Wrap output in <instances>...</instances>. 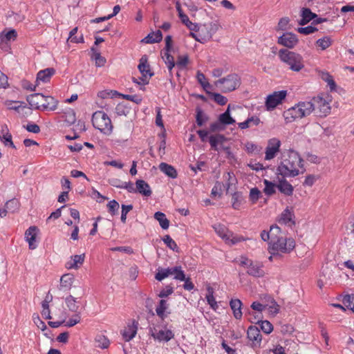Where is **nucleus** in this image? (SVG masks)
Returning a JSON list of instances; mask_svg holds the SVG:
<instances>
[{
	"label": "nucleus",
	"instance_id": "obj_48",
	"mask_svg": "<svg viewBox=\"0 0 354 354\" xmlns=\"http://www.w3.org/2000/svg\"><path fill=\"white\" fill-rule=\"evenodd\" d=\"M264 184L265 188L263 192L266 195L271 196L275 193V184L268 180H264Z\"/></svg>",
	"mask_w": 354,
	"mask_h": 354
},
{
	"label": "nucleus",
	"instance_id": "obj_51",
	"mask_svg": "<svg viewBox=\"0 0 354 354\" xmlns=\"http://www.w3.org/2000/svg\"><path fill=\"white\" fill-rule=\"evenodd\" d=\"M216 232L221 236L223 239L228 240L230 236L227 235V230L221 225H218L214 227Z\"/></svg>",
	"mask_w": 354,
	"mask_h": 354
},
{
	"label": "nucleus",
	"instance_id": "obj_9",
	"mask_svg": "<svg viewBox=\"0 0 354 354\" xmlns=\"http://www.w3.org/2000/svg\"><path fill=\"white\" fill-rule=\"evenodd\" d=\"M209 142L212 149L218 152H225L230 155L228 140L223 135L214 134L209 137Z\"/></svg>",
	"mask_w": 354,
	"mask_h": 354
},
{
	"label": "nucleus",
	"instance_id": "obj_36",
	"mask_svg": "<svg viewBox=\"0 0 354 354\" xmlns=\"http://www.w3.org/2000/svg\"><path fill=\"white\" fill-rule=\"evenodd\" d=\"M95 346L105 349L109 346L110 341L109 339L102 334H98L96 335L95 338Z\"/></svg>",
	"mask_w": 354,
	"mask_h": 354
},
{
	"label": "nucleus",
	"instance_id": "obj_40",
	"mask_svg": "<svg viewBox=\"0 0 354 354\" xmlns=\"http://www.w3.org/2000/svg\"><path fill=\"white\" fill-rule=\"evenodd\" d=\"M5 104L8 109L15 110L18 112L19 111L20 109L26 108L25 102L20 101L7 100L5 102Z\"/></svg>",
	"mask_w": 354,
	"mask_h": 354
},
{
	"label": "nucleus",
	"instance_id": "obj_45",
	"mask_svg": "<svg viewBox=\"0 0 354 354\" xmlns=\"http://www.w3.org/2000/svg\"><path fill=\"white\" fill-rule=\"evenodd\" d=\"M174 279L178 281H183L185 279V274L180 266L174 267L173 272Z\"/></svg>",
	"mask_w": 354,
	"mask_h": 354
},
{
	"label": "nucleus",
	"instance_id": "obj_22",
	"mask_svg": "<svg viewBox=\"0 0 354 354\" xmlns=\"http://www.w3.org/2000/svg\"><path fill=\"white\" fill-rule=\"evenodd\" d=\"M55 70L53 68H47L37 73V82H41L47 83L50 82V78L55 75Z\"/></svg>",
	"mask_w": 354,
	"mask_h": 354
},
{
	"label": "nucleus",
	"instance_id": "obj_57",
	"mask_svg": "<svg viewBox=\"0 0 354 354\" xmlns=\"http://www.w3.org/2000/svg\"><path fill=\"white\" fill-rule=\"evenodd\" d=\"M212 99L215 102L221 106L225 105L227 102V99L226 97L223 96L220 93H216L212 94Z\"/></svg>",
	"mask_w": 354,
	"mask_h": 354
},
{
	"label": "nucleus",
	"instance_id": "obj_25",
	"mask_svg": "<svg viewBox=\"0 0 354 354\" xmlns=\"http://www.w3.org/2000/svg\"><path fill=\"white\" fill-rule=\"evenodd\" d=\"M281 146V142L278 138H273L268 140L266 149V155H275Z\"/></svg>",
	"mask_w": 354,
	"mask_h": 354
},
{
	"label": "nucleus",
	"instance_id": "obj_60",
	"mask_svg": "<svg viewBox=\"0 0 354 354\" xmlns=\"http://www.w3.org/2000/svg\"><path fill=\"white\" fill-rule=\"evenodd\" d=\"M197 80L199 82V84L205 89L207 88L210 87V84L209 82L206 80V77L205 75L200 71H198L197 73Z\"/></svg>",
	"mask_w": 354,
	"mask_h": 354
},
{
	"label": "nucleus",
	"instance_id": "obj_16",
	"mask_svg": "<svg viewBox=\"0 0 354 354\" xmlns=\"http://www.w3.org/2000/svg\"><path fill=\"white\" fill-rule=\"evenodd\" d=\"M201 28L206 32L205 36L201 37L202 44H204L212 39V36L221 28V25L218 21H214L209 23L207 26L204 25Z\"/></svg>",
	"mask_w": 354,
	"mask_h": 354
},
{
	"label": "nucleus",
	"instance_id": "obj_28",
	"mask_svg": "<svg viewBox=\"0 0 354 354\" xmlns=\"http://www.w3.org/2000/svg\"><path fill=\"white\" fill-rule=\"evenodd\" d=\"M159 169L162 172L173 179L176 178L178 176L176 169L167 163L161 162L159 165Z\"/></svg>",
	"mask_w": 354,
	"mask_h": 354
},
{
	"label": "nucleus",
	"instance_id": "obj_20",
	"mask_svg": "<svg viewBox=\"0 0 354 354\" xmlns=\"http://www.w3.org/2000/svg\"><path fill=\"white\" fill-rule=\"evenodd\" d=\"M38 228L36 226H30L25 232V238L28 242L29 248L34 250L37 248V245L35 243L36 240Z\"/></svg>",
	"mask_w": 354,
	"mask_h": 354
},
{
	"label": "nucleus",
	"instance_id": "obj_50",
	"mask_svg": "<svg viewBox=\"0 0 354 354\" xmlns=\"http://www.w3.org/2000/svg\"><path fill=\"white\" fill-rule=\"evenodd\" d=\"M261 192L258 188L254 187L250 189V199L253 204L256 203V202L261 197Z\"/></svg>",
	"mask_w": 354,
	"mask_h": 354
},
{
	"label": "nucleus",
	"instance_id": "obj_12",
	"mask_svg": "<svg viewBox=\"0 0 354 354\" xmlns=\"http://www.w3.org/2000/svg\"><path fill=\"white\" fill-rule=\"evenodd\" d=\"M17 37V32L15 29L3 30L0 32V48L7 50L10 47L9 42L15 41Z\"/></svg>",
	"mask_w": 354,
	"mask_h": 354
},
{
	"label": "nucleus",
	"instance_id": "obj_35",
	"mask_svg": "<svg viewBox=\"0 0 354 354\" xmlns=\"http://www.w3.org/2000/svg\"><path fill=\"white\" fill-rule=\"evenodd\" d=\"M168 306L169 304H167V301L165 299H161L159 301L158 306L156 308L157 315L162 320H164L167 317V315L165 313V312L167 310Z\"/></svg>",
	"mask_w": 354,
	"mask_h": 354
},
{
	"label": "nucleus",
	"instance_id": "obj_37",
	"mask_svg": "<svg viewBox=\"0 0 354 354\" xmlns=\"http://www.w3.org/2000/svg\"><path fill=\"white\" fill-rule=\"evenodd\" d=\"M162 39V35L160 30H157L156 32L149 34L143 41L147 44H153L158 43Z\"/></svg>",
	"mask_w": 354,
	"mask_h": 354
},
{
	"label": "nucleus",
	"instance_id": "obj_46",
	"mask_svg": "<svg viewBox=\"0 0 354 354\" xmlns=\"http://www.w3.org/2000/svg\"><path fill=\"white\" fill-rule=\"evenodd\" d=\"M342 302L347 308L354 313V294L345 295Z\"/></svg>",
	"mask_w": 354,
	"mask_h": 354
},
{
	"label": "nucleus",
	"instance_id": "obj_17",
	"mask_svg": "<svg viewBox=\"0 0 354 354\" xmlns=\"http://www.w3.org/2000/svg\"><path fill=\"white\" fill-rule=\"evenodd\" d=\"M12 135L9 132L7 125H1V129L0 131V140L6 147L15 149V146L12 142Z\"/></svg>",
	"mask_w": 354,
	"mask_h": 354
},
{
	"label": "nucleus",
	"instance_id": "obj_8",
	"mask_svg": "<svg viewBox=\"0 0 354 354\" xmlns=\"http://www.w3.org/2000/svg\"><path fill=\"white\" fill-rule=\"evenodd\" d=\"M287 91H274L268 95L265 101L266 109L268 111L274 110L278 105L281 104L287 96Z\"/></svg>",
	"mask_w": 354,
	"mask_h": 354
},
{
	"label": "nucleus",
	"instance_id": "obj_14",
	"mask_svg": "<svg viewBox=\"0 0 354 354\" xmlns=\"http://www.w3.org/2000/svg\"><path fill=\"white\" fill-rule=\"evenodd\" d=\"M138 68L142 75V82L149 83V80L153 75V73L151 72L150 66L147 63V57L146 55H143L140 58Z\"/></svg>",
	"mask_w": 354,
	"mask_h": 354
},
{
	"label": "nucleus",
	"instance_id": "obj_13",
	"mask_svg": "<svg viewBox=\"0 0 354 354\" xmlns=\"http://www.w3.org/2000/svg\"><path fill=\"white\" fill-rule=\"evenodd\" d=\"M151 335L158 342H167L174 337V333L171 330H158L155 327L150 328Z\"/></svg>",
	"mask_w": 354,
	"mask_h": 354
},
{
	"label": "nucleus",
	"instance_id": "obj_55",
	"mask_svg": "<svg viewBox=\"0 0 354 354\" xmlns=\"http://www.w3.org/2000/svg\"><path fill=\"white\" fill-rule=\"evenodd\" d=\"M207 294L206 295V299L209 306H212V304H216V300L214 297V289L210 286L207 287Z\"/></svg>",
	"mask_w": 354,
	"mask_h": 354
},
{
	"label": "nucleus",
	"instance_id": "obj_44",
	"mask_svg": "<svg viewBox=\"0 0 354 354\" xmlns=\"http://www.w3.org/2000/svg\"><path fill=\"white\" fill-rule=\"evenodd\" d=\"M332 44V40L329 37H324L323 38L319 39L316 41V45L321 48V50H324L328 47H330Z\"/></svg>",
	"mask_w": 354,
	"mask_h": 354
},
{
	"label": "nucleus",
	"instance_id": "obj_59",
	"mask_svg": "<svg viewBox=\"0 0 354 354\" xmlns=\"http://www.w3.org/2000/svg\"><path fill=\"white\" fill-rule=\"evenodd\" d=\"M269 233H270V237H271V241H272L274 239H277L279 236H281L280 235V234H281V229H280V227H279L276 225H272L270 227Z\"/></svg>",
	"mask_w": 354,
	"mask_h": 354
},
{
	"label": "nucleus",
	"instance_id": "obj_58",
	"mask_svg": "<svg viewBox=\"0 0 354 354\" xmlns=\"http://www.w3.org/2000/svg\"><path fill=\"white\" fill-rule=\"evenodd\" d=\"M119 207V203L115 200H112L107 204L109 212L112 215H115L118 212Z\"/></svg>",
	"mask_w": 354,
	"mask_h": 354
},
{
	"label": "nucleus",
	"instance_id": "obj_29",
	"mask_svg": "<svg viewBox=\"0 0 354 354\" xmlns=\"http://www.w3.org/2000/svg\"><path fill=\"white\" fill-rule=\"evenodd\" d=\"M65 302L68 310L75 314L80 313V306L77 304V299L72 295H68L65 298Z\"/></svg>",
	"mask_w": 354,
	"mask_h": 354
},
{
	"label": "nucleus",
	"instance_id": "obj_2",
	"mask_svg": "<svg viewBox=\"0 0 354 354\" xmlns=\"http://www.w3.org/2000/svg\"><path fill=\"white\" fill-rule=\"evenodd\" d=\"M27 101L31 108L55 111L57 108L58 102L52 96H46L41 93H34L27 97Z\"/></svg>",
	"mask_w": 354,
	"mask_h": 354
},
{
	"label": "nucleus",
	"instance_id": "obj_56",
	"mask_svg": "<svg viewBox=\"0 0 354 354\" xmlns=\"http://www.w3.org/2000/svg\"><path fill=\"white\" fill-rule=\"evenodd\" d=\"M132 209H133L132 205H122L121 221L123 223H126L127 215Z\"/></svg>",
	"mask_w": 354,
	"mask_h": 354
},
{
	"label": "nucleus",
	"instance_id": "obj_47",
	"mask_svg": "<svg viewBox=\"0 0 354 354\" xmlns=\"http://www.w3.org/2000/svg\"><path fill=\"white\" fill-rule=\"evenodd\" d=\"M257 323L260 324L261 329L266 334H270L273 330V326L269 321L258 320Z\"/></svg>",
	"mask_w": 354,
	"mask_h": 354
},
{
	"label": "nucleus",
	"instance_id": "obj_43",
	"mask_svg": "<svg viewBox=\"0 0 354 354\" xmlns=\"http://www.w3.org/2000/svg\"><path fill=\"white\" fill-rule=\"evenodd\" d=\"M129 112V107L124 103H119L115 108V113L118 116H126Z\"/></svg>",
	"mask_w": 354,
	"mask_h": 354
},
{
	"label": "nucleus",
	"instance_id": "obj_11",
	"mask_svg": "<svg viewBox=\"0 0 354 354\" xmlns=\"http://www.w3.org/2000/svg\"><path fill=\"white\" fill-rule=\"evenodd\" d=\"M247 338L250 342V346L253 348L261 347L262 336L260 330L256 326H250L247 330Z\"/></svg>",
	"mask_w": 354,
	"mask_h": 354
},
{
	"label": "nucleus",
	"instance_id": "obj_62",
	"mask_svg": "<svg viewBox=\"0 0 354 354\" xmlns=\"http://www.w3.org/2000/svg\"><path fill=\"white\" fill-rule=\"evenodd\" d=\"M80 322V313L75 314L66 323L65 326L67 327H72Z\"/></svg>",
	"mask_w": 354,
	"mask_h": 354
},
{
	"label": "nucleus",
	"instance_id": "obj_23",
	"mask_svg": "<svg viewBox=\"0 0 354 354\" xmlns=\"http://www.w3.org/2000/svg\"><path fill=\"white\" fill-rule=\"evenodd\" d=\"M138 322L133 321L131 325H128L127 327L121 332V334L126 342H129L132 339L137 333Z\"/></svg>",
	"mask_w": 354,
	"mask_h": 354
},
{
	"label": "nucleus",
	"instance_id": "obj_54",
	"mask_svg": "<svg viewBox=\"0 0 354 354\" xmlns=\"http://www.w3.org/2000/svg\"><path fill=\"white\" fill-rule=\"evenodd\" d=\"M292 213L288 209H286L281 215L280 222L288 224L292 221Z\"/></svg>",
	"mask_w": 354,
	"mask_h": 354
},
{
	"label": "nucleus",
	"instance_id": "obj_3",
	"mask_svg": "<svg viewBox=\"0 0 354 354\" xmlns=\"http://www.w3.org/2000/svg\"><path fill=\"white\" fill-rule=\"evenodd\" d=\"M313 111L311 102H300L295 106L288 109L283 113V117L287 123L292 122L309 115Z\"/></svg>",
	"mask_w": 354,
	"mask_h": 354
},
{
	"label": "nucleus",
	"instance_id": "obj_27",
	"mask_svg": "<svg viewBox=\"0 0 354 354\" xmlns=\"http://www.w3.org/2000/svg\"><path fill=\"white\" fill-rule=\"evenodd\" d=\"M230 306L233 311L234 317L236 319H241L243 315L241 311V301L239 299H232L230 301Z\"/></svg>",
	"mask_w": 354,
	"mask_h": 354
},
{
	"label": "nucleus",
	"instance_id": "obj_32",
	"mask_svg": "<svg viewBox=\"0 0 354 354\" xmlns=\"http://www.w3.org/2000/svg\"><path fill=\"white\" fill-rule=\"evenodd\" d=\"M230 106L229 104L227 110L218 117V120L224 125H230L235 123V120L230 115Z\"/></svg>",
	"mask_w": 354,
	"mask_h": 354
},
{
	"label": "nucleus",
	"instance_id": "obj_38",
	"mask_svg": "<svg viewBox=\"0 0 354 354\" xmlns=\"http://www.w3.org/2000/svg\"><path fill=\"white\" fill-rule=\"evenodd\" d=\"M154 218L159 222V224L162 229L167 230L169 227V221L166 218L164 213L157 212L154 214Z\"/></svg>",
	"mask_w": 354,
	"mask_h": 354
},
{
	"label": "nucleus",
	"instance_id": "obj_39",
	"mask_svg": "<svg viewBox=\"0 0 354 354\" xmlns=\"http://www.w3.org/2000/svg\"><path fill=\"white\" fill-rule=\"evenodd\" d=\"M5 206L8 209L9 212L15 213L19 209L20 202L16 198H13L8 201L6 203Z\"/></svg>",
	"mask_w": 354,
	"mask_h": 354
},
{
	"label": "nucleus",
	"instance_id": "obj_15",
	"mask_svg": "<svg viewBox=\"0 0 354 354\" xmlns=\"http://www.w3.org/2000/svg\"><path fill=\"white\" fill-rule=\"evenodd\" d=\"M298 41L297 35L292 32H286L278 38V44L288 48H293Z\"/></svg>",
	"mask_w": 354,
	"mask_h": 354
},
{
	"label": "nucleus",
	"instance_id": "obj_61",
	"mask_svg": "<svg viewBox=\"0 0 354 354\" xmlns=\"http://www.w3.org/2000/svg\"><path fill=\"white\" fill-rule=\"evenodd\" d=\"M167 277V274L165 268H158V272L155 274V279L159 281H162Z\"/></svg>",
	"mask_w": 354,
	"mask_h": 354
},
{
	"label": "nucleus",
	"instance_id": "obj_41",
	"mask_svg": "<svg viewBox=\"0 0 354 354\" xmlns=\"http://www.w3.org/2000/svg\"><path fill=\"white\" fill-rule=\"evenodd\" d=\"M320 77L324 81L328 83V85L330 86L331 91L335 90L336 84L332 75H330L326 71H322L320 73Z\"/></svg>",
	"mask_w": 354,
	"mask_h": 354
},
{
	"label": "nucleus",
	"instance_id": "obj_31",
	"mask_svg": "<svg viewBox=\"0 0 354 354\" xmlns=\"http://www.w3.org/2000/svg\"><path fill=\"white\" fill-rule=\"evenodd\" d=\"M245 198L242 192H236L232 196V205L234 209H239L242 204L245 203Z\"/></svg>",
	"mask_w": 354,
	"mask_h": 354
},
{
	"label": "nucleus",
	"instance_id": "obj_7",
	"mask_svg": "<svg viewBox=\"0 0 354 354\" xmlns=\"http://www.w3.org/2000/svg\"><path fill=\"white\" fill-rule=\"evenodd\" d=\"M241 83V77L236 73H231L216 80L214 84L223 93H228L237 89Z\"/></svg>",
	"mask_w": 354,
	"mask_h": 354
},
{
	"label": "nucleus",
	"instance_id": "obj_10",
	"mask_svg": "<svg viewBox=\"0 0 354 354\" xmlns=\"http://www.w3.org/2000/svg\"><path fill=\"white\" fill-rule=\"evenodd\" d=\"M313 111L320 117H325L330 112L329 102L322 97L317 96L313 100Z\"/></svg>",
	"mask_w": 354,
	"mask_h": 354
},
{
	"label": "nucleus",
	"instance_id": "obj_26",
	"mask_svg": "<svg viewBox=\"0 0 354 354\" xmlns=\"http://www.w3.org/2000/svg\"><path fill=\"white\" fill-rule=\"evenodd\" d=\"M85 259V254L73 255L71 260L66 263V268L68 269H77L80 265H82Z\"/></svg>",
	"mask_w": 354,
	"mask_h": 354
},
{
	"label": "nucleus",
	"instance_id": "obj_24",
	"mask_svg": "<svg viewBox=\"0 0 354 354\" xmlns=\"http://www.w3.org/2000/svg\"><path fill=\"white\" fill-rule=\"evenodd\" d=\"M74 276L71 273L63 274L60 279L59 290H68L74 281Z\"/></svg>",
	"mask_w": 354,
	"mask_h": 354
},
{
	"label": "nucleus",
	"instance_id": "obj_53",
	"mask_svg": "<svg viewBox=\"0 0 354 354\" xmlns=\"http://www.w3.org/2000/svg\"><path fill=\"white\" fill-rule=\"evenodd\" d=\"M223 187V184L222 183L216 181L212 189L211 194L214 197H220L222 194Z\"/></svg>",
	"mask_w": 354,
	"mask_h": 354
},
{
	"label": "nucleus",
	"instance_id": "obj_6",
	"mask_svg": "<svg viewBox=\"0 0 354 354\" xmlns=\"http://www.w3.org/2000/svg\"><path fill=\"white\" fill-rule=\"evenodd\" d=\"M93 127L105 135H109L113 131V124L106 113L102 111L93 113L92 115Z\"/></svg>",
	"mask_w": 354,
	"mask_h": 354
},
{
	"label": "nucleus",
	"instance_id": "obj_4",
	"mask_svg": "<svg viewBox=\"0 0 354 354\" xmlns=\"http://www.w3.org/2000/svg\"><path fill=\"white\" fill-rule=\"evenodd\" d=\"M278 55L280 60L292 71L299 72L304 67V59L299 53L283 48L279 50Z\"/></svg>",
	"mask_w": 354,
	"mask_h": 354
},
{
	"label": "nucleus",
	"instance_id": "obj_1",
	"mask_svg": "<svg viewBox=\"0 0 354 354\" xmlns=\"http://www.w3.org/2000/svg\"><path fill=\"white\" fill-rule=\"evenodd\" d=\"M288 159L281 162L277 168V174L283 177H295L304 173L303 159L301 156H288Z\"/></svg>",
	"mask_w": 354,
	"mask_h": 354
},
{
	"label": "nucleus",
	"instance_id": "obj_52",
	"mask_svg": "<svg viewBox=\"0 0 354 354\" xmlns=\"http://www.w3.org/2000/svg\"><path fill=\"white\" fill-rule=\"evenodd\" d=\"M182 23L185 24L190 30L196 31L198 25L195 23H192L188 16L186 15L185 16H183V18L180 19Z\"/></svg>",
	"mask_w": 354,
	"mask_h": 354
},
{
	"label": "nucleus",
	"instance_id": "obj_33",
	"mask_svg": "<svg viewBox=\"0 0 354 354\" xmlns=\"http://www.w3.org/2000/svg\"><path fill=\"white\" fill-rule=\"evenodd\" d=\"M317 17V15L312 12L309 8H303L301 10V19L299 21L300 25H305L310 21Z\"/></svg>",
	"mask_w": 354,
	"mask_h": 354
},
{
	"label": "nucleus",
	"instance_id": "obj_63",
	"mask_svg": "<svg viewBox=\"0 0 354 354\" xmlns=\"http://www.w3.org/2000/svg\"><path fill=\"white\" fill-rule=\"evenodd\" d=\"M317 29L312 26H308L304 28H298V32L304 35H309L317 31Z\"/></svg>",
	"mask_w": 354,
	"mask_h": 354
},
{
	"label": "nucleus",
	"instance_id": "obj_64",
	"mask_svg": "<svg viewBox=\"0 0 354 354\" xmlns=\"http://www.w3.org/2000/svg\"><path fill=\"white\" fill-rule=\"evenodd\" d=\"M188 62H189V57L187 55H183V56H179L178 57L176 65H177V66H178L180 68H183L187 66V64H188Z\"/></svg>",
	"mask_w": 354,
	"mask_h": 354
},
{
	"label": "nucleus",
	"instance_id": "obj_49",
	"mask_svg": "<svg viewBox=\"0 0 354 354\" xmlns=\"http://www.w3.org/2000/svg\"><path fill=\"white\" fill-rule=\"evenodd\" d=\"M164 243L173 251H178V245L169 235H165L162 239Z\"/></svg>",
	"mask_w": 354,
	"mask_h": 354
},
{
	"label": "nucleus",
	"instance_id": "obj_18",
	"mask_svg": "<svg viewBox=\"0 0 354 354\" xmlns=\"http://www.w3.org/2000/svg\"><path fill=\"white\" fill-rule=\"evenodd\" d=\"M286 177L280 176L278 175V185H277L278 189L286 196H291L293 193L294 188L292 185L289 183L286 180Z\"/></svg>",
	"mask_w": 354,
	"mask_h": 354
},
{
	"label": "nucleus",
	"instance_id": "obj_19",
	"mask_svg": "<svg viewBox=\"0 0 354 354\" xmlns=\"http://www.w3.org/2000/svg\"><path fill=\"white\" fill-rule=\"evenodd\" d=\"M263 264L261 262L252 261L249 264L247 273L254 277H262L265 274V272L262 269Z\"/></svg>",
	"mask_w": 354,
	"mask_h": 354
},
{
	"label": "nucleus",
	"instance_id": "obj_30",
	"mask_svg": "<svg viewBox=\"0 0 354 354\" xmlns=\"http://www.w3.org/2000/svg\"><path fill=\"white\" fill-rule=\"evenodd\" d=\"M261 122L260 118L253 115L248 118L245 121L238 123V126L241 129H245L251 126H258Z\"/></svg>",
	"mask_w": 354,
	"mask_h": 354
},
{
	"label": "nucleus",
	"instance_id": "obj_21",
	"mask_svg": "<svg viewBox=\"0 0 354 354\" xmlns=\"http://www.w3.org/2000/svg\"><path fill=\"white\" fill-rule=\"evenodd\" d=\"M136 192H138L139 194L147 197H149L151 195L152 191L150 188V186L144 180H137L136 182Z\"/></svg>",
	"mask_w": 354,
	"mask_h": 354
},
{
	"label": "nucleus",
	"instance_id": "obj_42",
	"mask_svg": "<svg viewBox=\"0 0 354 354\" xmlns=\"http://www.w3.org/2000/svg\"><path fill=\"white\" fill-rule=\"evenodd\" d=\"M77 27L73 28L69 33V37L68 38V41H70L73 43H84V37L83 35L81 34L80 36H77Z\"/></svg>",
	"mask_w": 354,
	"mask_h": 354
},
{
	"label": "nucleus",
	"instance_id": "obj_5",
	"mask_svg": "<svg viewBox=\"0 0 354 354\" xmlns=\"http://www.w3.org/2000/svg\"><path fill=\"white\" fill-rule=\"evenodd\" d=\"M269 252L272 255L278 254V253H289L295 247V240L283 236H279L276 239L269 241Z\"/></svg>",
	"mask_w": 354,
	"mask_h": 354
},
{
	"label": "nucleus",
	"instance_id": "obj_34",
	"mask_svg": "<svg viewBox=\"0 0 354 354\" xmlns=\"http://www.w3.org/2000/svg\"><path fill=\"white\" fill-rule=\"evenodd\" d=\"M119 179H113L110 184L115 187L125 189L130 193H136V189L133 183L131 182H124L121 185H116V183H120Z\"/></svg>",
	"mask_w": 354,
	"mask_h": 354
}]
</instances>
